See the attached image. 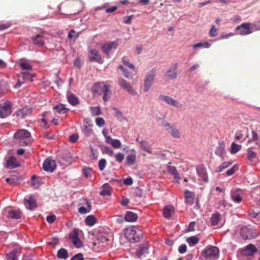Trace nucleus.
Instances as JSON below:
<instances>
[{"label":"nucleus","instance_id":"6e6d98bb","mask_svg":"<svg viewBox=\"0 0 260 260\" xmlns=\"http://www.w3.org/2000/svg\"><path fill=\"white\" fill-rule=\"evenodd\" d=\"M232 162L230 161L223 162L218 167V172H222L224 169L230 166Z\"/></svg>","mask_w":260,"mask_h":260},{"label":"nucleus","instance_id":"1a4fd4ad","mask_svg":"<svg viewBox=\"0 0 260 260\" xmlns=\"http://www.w3.org/2000/svg\"><path fill=\"white\" fill-rule=\"evenodd\" d=\"M158 98L159 100L165 102L170 106H174L177 108H180L182 107V104L181 103L171 96L165 95H160Z\"/></svg>","mask_w":260,"mask_h":260},{"label":"nucleus","instance_id":"a878e982","mask_svg":"<svg viewBox=\"0 0 260 260\" xmlns=\"http://www.w3.org/2000/svg\"><path fill=\"white\" fill-rule=\"evenodd\" d=\"M131 151L134 152V153L128 154L126 157V163L128 166L133 165L135 164L136 160V155L135 153V149H133L131 150Z\"/></svg>","mask_w":260,"mask_h":260},{"label":"nucleus","instance_id":"412c9836","mask_svg":"<svg viewBox=\"0 0 260 260\" xmlns=\"http://www.w3.org/2000/svg\"><path fill=\"white\" fill-rule=\"evenodd\" d=\"M30 70H21L19 77L22 78V80H25L26 81H31L32 80V78L35 76V74L30 73Z\"/></svg>","mask_w":260,"mask_h":260},{"label":"nucleus","instance_id":"603ef678","mask_svg":"<svg viewBox=\"0 0 260 260\" xmlns=\"http://www.w3.org/2000/svg\"><path fill=\"white\" fill-rule=\"evenodd\" d=\"M91 114L94 116H99L101 114V110L99 107H95L91 108Z\"/></svg>","mask_w":260,"mask_h":260},{"label":"nucleus","instance_id":"a211bd4d","mask_svg":"<svg viewBox=\"0 0 260 260\" xmlns=\"http://www.w3.org/2000/svg\"><path fill=\"white\" fill-rule=\"evenodd\" d=\"M31 112V108L29 107L26 106L17 110L16 115L20 118H24L25 116L30 114Z\"/></svg>","mask_w":260,"mask_h":260},{"label":"nucleus","instance_id":"ddd939ff","mask_svg":"<svg viewBox=\"0 0 260 260\" xmlns=\"http://www.w3.org/2000/svg\"><path fill=\"white\" fill-rule=\"evenodd\" d=\"M89 60L91 61H95L102 63L103 61L99 51L95 49H91L89 53Z\"/></svg>","mask_w":260,"mask_h":260},{"label":"nucleus","instance_id":"09e8293b","mask_svg":"<svg viewBox=\"0 0 260 260\" xmlns=\"http://www.w3.org/2000/svg\"><path fill=\"white\" fill-rule=\"evenodd\" d=\"M252 33L256 30H260V20L251 23Z\"/></svg>","mask_w":260,"mask_h":260},{"label":"nucleus","instance_id":"052dcab7","mask_svg":"<svg viewBox=\"0 0 260 260\" xmlns=\"http://www.w3.org/2000/svg\"><path fill=\"white\" fill-rule=\"evenodd\" d=\"M27 82L25 80H22V78L19 77V78L18 79L17 83L14 85V87L15 88H19L23 84H24L25 82Z\"/></svg>","mask_w":260,"mask_h":260},{"label":"nucleus","instance_id":"8fccbe9b","mask_svg":"<svg viewBox=\"0 0 260 260\" xmlns=\"http://www.w3.org/2000/svg\"><path fill=\"white\" fill-rule=\"evenodd\" d=\"M87 125H84L83 126V132L86 136H90L92 133V130Z\"/></svg>","mask_w":260,"mask_h":260},{"label":"nucleus","instance_id":"c9c22d12","mask_svg":"<svg viewBox=\"0 0 260 260\" xmlns=\"http://www.w3.org/2000/svg\"><path fill=\"white\" fill-rule=\"evenodd\" d=\"M186 242L190 246H193L197 244L199 242V238L197 236H191L186 239Z\"/></svg>","mask_w":260,"mask_h":260},{"label":"nucleus","instance_id":"ea45409f","mask_svg":"<svg viewBox=\"0 0 260 260\" xmlns=\"http://www.w3.org/2000/svg\"><path fill=\"white\" fill-rule=\"evenodd\" d=\"M8 216L12 219H19L20 218V212L19 210H12L8 212Z\"/></svg>","mask_w":260,"mask_h":260},{"label":"nucleus","instance_id":"79ce46f5","mask_svg":"<svg viewBox=\"0 0 260 260\" xmlns=\"http://www.w3.org/2000/svg\"><path fill=\"white\" fill-rule=\"evenodd\" d=\"M215 153L220 157H222L224 153V146L223 144H219L215 150Z\"/></svg>","mask_w":260,"mask_h":260},{"label":"nucleus","instance_id":"f3484780","mask_svg":"<svg viewBox=\"0 0 260 260\" xmlns=\"http://www.w3.org/2000/svg\"><path fill=\"white\" fill-rule=\"evenodd\" d=\"M117 47V44L115 42H110L104 44L102 46L103 51L108 55L111 53L114 50L116 49Z\"/></svg>","mask_w":260,"mask_h":260},{"label":"nucleus","instance_id":"13d9d810","mask_svg":"<svg viewBox=\"0 0 260 260\" xmlns=\"http://www.w3.org/2000/svg\"><path fill=\"white\" fill-rule=\"evenodd\" d=\"M79 36V32H76L74 30L72 29L68 34L69 38L76 39Z\"/></svg>","mask_w":260,"mask_h":260},{"label":"nucleus","instance_id":"49530a36","mask_svg":"<svg viewBox=\"0 0 260 260\" xmlns=\"http://www.w3.org/2000/svg\"><path fill=\"white\" fill-rule=\"evenodd\" d=\"M115 160L118 162L121 163L124 160V154L122 152H118L116 154H114V156Z\"/></svg>","mask_w":260,"mask_h":260},{"label":"nucleus","instance_id":"e2e57ef3","mask_svg":"<svg viewBox=\"0 0 260 260\" xmlns=\"http://www.w3.org/2000/svg\"><path fill=\"white\" fill-rule=\"evenodd\" d=\"M217 29L215 27L214 25H213L209 31V34L211 37H215L217 35Z\"/></svg>","mask_w":260,"mask_h":260},{"label":"nucleus","instance_id":"f257e3e1","mask_svg":"<svg viewBox=\"0 0 260 260\" xmlns=\"http://www.w3.org/2000/svg\"><path fill=\"white\" fill-rule=\"evenodd\" d=\"M143 232L137 226H132L125 230L124 236L131 243L140 241L142 237Z\"/></svg>","mask_w":260,"mask_h":260},{"label":"nucleus","instance_id":"f704fd0d","mask_svg":"<svg viewBox=\"0 0 260 260\" xmlns=\"http://www.w3.org/2000/svg\"><path fill=\"white\" fill-rule=\"evenodd\" d=\"M241 148L242 146L241 145H238L235 142H233L231 144L230 151L231 154H236L241 150Z\"/></svg>","mask_w":260,"mask_h":260},{"label":"nucleus","instance_id":"aec40b11","mask_svg":"<svg viewBox=\"0 0 260 260\" xmlns=\"http://www.w3.org/2000/svg\"><path fill=\"white\" fill-rule=\"evenodd\" d=\"M103 100L105 102H106L109 100L111 98L112 94V91L110 89V87L106 84L103 85Z\"/></svg>","mask_w":260,"mask_h":260},{"label":"nucleus","instance_id":"72a5a7b5","mask_svg":"<svg viewBox=\"0 0 260 260\" xmlns=\"http://www.w3.org/2000/svg\"><path fill=\"white\" fill-rule=\"evenodd\" d=\"M256 251V248L253 245H247L243 251V254L247 255H251Z\"/></svg>","mask_w":260,"mask_h":260},{"label":"nucleus","instance_id":"4c0bfd02","mask_svg":"<svg viewBox=\"0 0 260 260\" xmlns=\"http://www.w3.org/2000/svg\"><path fill=\"white\" fill-rule=\"evenodd\" d=\"M102 151L104 154H107L111 157L114 156V152L113 150L109 146H102Z\"/></svg>","mask_w":260,"mask_h":260},{"label":"nucleus","instance_id":"b1692460","mask_svg":"<svg viewBox=\"0 0 260 260\" xmlns=\"http://www.w3.org/2000/svg\"><path fill=\"white\" fill-rule=\"evenodd\" d=\"M19 166V163L13 156L10 157L7 161V167L9 169L15 168Z\"/></svg>","mask_w":260,"mask_h":260},{"label":"nucleus","instance_id":"39448f33","mask_svg":"<svg viewBox=\"0 0 260 260\" xmlns=\"http://www.w3.org/2000/svg\"><path fill=\"white\" fill-rule=\"evenodd\" d=\"M81 234V231L75 229L69 235V238L71 240L73 244L76 248H80L82 246L83 243L79 239V236Z\"/></svg>","mask_w":260,"mask_h":260},{"label":"nucleus","instance_id":"6ab92c4d","mask_svg":"<svg viewBox=\"0 0 260 260\" xmlns=\"http://www.w3.org/2000/svg\"><path fill=\"white\" fill-rule=\"evenodd\" d=\"M148 247L147 244L141 245L136 252L137 256L140 258H143L148 254Z\"/></svg>","mask_w":260,"mask_h":260},{"label":"nucleus","instance_id":"20e7f679","mask_svg":"<svg viewBox=\"0 0 260 260\" xmlns=\"http://www.w3.org/2000/svg\"><path fill=\"white\" fill-rule=\"evenodd\" d=\"M155 76V71L154 69L149 71L146 75L144 80V91L145 92H146L149 90Z\"/></svg>","mask_w":260,"mask_h":260},{"label":"nucleus","instance_id":"473e14b6","mask_svg":"<svg viewBox=\"0 0 260 260\" xmlns=\"http://www.w3.org/2000/svg\"><path fill=\"white\" fill-rule=\"evenodd\" d=\"M19 66L21 67V70H31L32 67L28 62L26 60H21L19 62Z\"/></svg>","mask_w":260,"mask_h":260},{"label":"nucleus","instance_id":"dca6fc26","mask_svg":"<svg viewBox=\"0 0 260 260\" xmlns=\"http://www.w3.org/2000/svg\"><path fill=\"white\" fill-rule=\"evenodd\" d=\"M82 204L84 205V206L79 207L78 212L80 214H82L89 212L91 208V205L88 201L86 199H83L82 201Z\"/></svg>","mask_w":260,"mask_h":260},{"label":"nucleus","instance_id":"e433bc0d","mask_svg":"<svg viewBox=\"0 0 260 260\" xmlns=\"http://www.w3.org/2000/svg\"><path fill=\"white\" fill-rule=\"evenodd\" d=\"M57 255L59 258L66 259L68 257V251L64 248H61L58 250Z\"/></svg>","mask_w":260,"mask_h":260},{"label":"nucleus","instance_id":"864d4df0","mask_svg":"<svg viewBox=\"0 0 260 260\" xmlns=\"http://www.w3.org/2000/svg\"><path fill=\"white\" fill-rule=\"evenodd\" d=\"M111 145L112 146L113 148L115 149H118L121 147V143L119 140L114 139Z\"/></svg>","mask_w":260,"mask_h":260},{"label":"nucleus","instance_id":"bb28decb","mask_svg":"<svg viewBox=\"0 0 260 260\" xmlns=\"http://www.w3.org/2000/svg\"><path fill=\"white\" fill-rule=\"evenodd\" d=\"M174 207L171 205L165 206L162 210L163 215L165 218L170 217L174 213Z\"/></svg>","mask_w":260,"mask_h":260},{"label":"nucleus","instance_id":"2f4dec72","mask_svg":"<svg viewBox=\"0 0 260 260\" xmlns=\"http://www.w3.org/2000/svg\"><path fill=\"white\" fill-rule=\"evenodd\" d=\"M110 186L107 183H105L102 186L100 194L103 196H109L110 194Z\"/></svg>","mask_w":260,"mask_h":260},{"label":"nucleus","instance_id":"cd10ccee","mask_svg":"<svg viewBox=\"0 0 260 260\" xmlns=\"http://www.w3.org/2000/svg\"><path fill=\"white\" fill-rule=\"evenodd\" d=\"M211 222L212 225L221 226V215L218 213L213 214L211 218Z\"/></svg>","mask_w":260,"mask_h":260},{"label":"nucleus","instance_id":"a18cd8bd","mask_svg":"<svg viewBox=\"0 0 260 260\" xmlns=\"http://www.w3.org/2000/svg\"><path fill=\"white\" fill-rule=\"evenodd\" d=\"M68 101L72 105H75L78 103V98L72 94L68 95Z\"/></svg>","mask_w":260,"mask_h":260},{"label":"nucleus","instance_id":"4d7b16f0","mask_svg":"<svg viewBox=\"0 0 260 260\" xmlns=\"http://www.w3.org/2000/svg\"><path fill=\"white\" fill-rule=\"evenodd\" d=\"M95 123L99 127H103L105 125V121L102 117H98L95 119Z\"/></svg>","mask_w":260,"mask_h":260},{"label":"nucleus","instance_id":"3c124183","mask_svg":"<svg viewBox=\"0 0 260 260\" xmlns=\"http://www.w3.org/2000/svg\"><path fill=\"white\" fill-rule=\"evenodd\" d=\"M107 161L104 158H102L99 161L98 166L100 171H103L105 168Z\"/></svg>","mask_w":260,"mask_h":260},{"label":"nucleus","instance_id":"c756f323","mask_svg":"<svg viewBox=\"0 0 260 260\" xmlns=\"http://www.w3.org/2000/svg\"><path fill=\"white\" fill-rule=\"evenodd\" d=\"M138 218L137 214L128 211L126 213L124 216L125 220L128 222H134Z\"/></svg>","mask_w":260,"mask_h":260},{"label":"nucleus","instance_id":"bf43d9fd","mask_svg":"<svg viewBox=\"0 0 260 260\" xmlns=\"http://www.w3.org/2000/svg\"><path fill=\"white\" fill-rule=\"evenodd\" d=\"M249 216L253 218L260 219V213L256 212L254 210H250L249 212Z\"/></svg>","mask_w":260,"mask_h":260},{"label":"nucleus","instance_id":"680f3d73","mask_svg":"<svg viewBox=\"0 0 260 260\" xmlns=\"http://www.w3.org/2000/svg\"><path fill=\"white\" fill-rule=\"evenodd\" d=\"M167 171L171 175H173L178 172L175 167L171 166H168Z\"/></svg>","mask_w":260,"mask_h":260},{"label":"nucleus","instance_id":"5701e85b","mask_svg":"<svg viewBox=\"0 0 260 260\" xmlns=\"http://www.w3.org/2000/svg\"><path fill=\"white\" fill-rule=\"evenodd\" d=\"M185 202L187 204L192 205L195 200V194L188 190L185 191Z\"/></svg>","mask_w":260,"mask_h":260},{"label":"nucleus","instance_id":"423d86ee","mask_svg":"<svg viewBox=\"0 0 260 260\" xmlns=\"http://www.w3.org/2000/svg\"><path fill=\"white\" fill-rule=\"evenodd\" d=\"M219 249L217 247L213 246H208L202 251V255L211 259H215L218 257Z\"/></svg>","mask_w":260,"mask_h":260},{"label":"nucleus","instance_id":"f8f14e48","mask_svg":"<svg viewBox=\"0 0 260 260\" xmlns=\"http://www.w3.org/2000/svg\"><path fill=\"white\" fill-rule=\"evenodd\" d=\"M196 170L200 179L204 182H208V178L206 169L202 166H198L196 168Z\"/></svg>","mask_w":260,"mask_h":260},{"label":"nucleus","instance_id":"2eb2a0df","mask_svg":"<svg viewBox=\"0 0 260 260\" xmlns=\"http://www.w3.org/2000/svg\"><path fill=\"white\" fill-rule=\"evenodd\" d=\"M24 205L25 207L29 210L34 209L36 207V201L32 196H30L28 198L24 199Z\"/></svg>","mask_w":260,"mask_h":260},{"label":"nucleus","instance_id":"69168bd1","mask_svg":"<svg viewBox=\"0 0 260 260\" xmlns=\"http://www.w3.org/2000/svg\"><path fill=\"white\" fill-rule=\"evenodd\" d=\"M134 15H131L130 16H126L124 17L123 21L125 24H131L132 22V19L133 18Z\"/></svg>","mask_w":260,"mask_h":260},{"label":"nucleus","instance_id":"7c9ffc66","mask_svg":"<svg viewBox=\"0 0 260 260\" xmlns=\"http://www.w3.org/2000/svg\"><path fill=\"white\" fill-rule=\"evenodd\" d=\"M178 75V73L176 71L169 69L165 73V78L167 79H174L177 77Z\"/></svg>","mask_w":260,"mask_h":260},{"label":"nucleus","instance_id":"393cba45","mask_svg":"<svg viewBox=\"0 0 260 260\" xmlns=\"http://www.w3.org/2000/svg\"><path fill=\"white\" fill-rule=\"evenodd\" d=\"M20 251L19 249H16L7 253L6 257L7 260H18L17 257L19 255Z\"/></svg>","mask_w":260,"mask_h":260},{"label":"nucleus","instance_id":"6e6552de","mask_svg":"<svg viewBox=\"0 0 260 260\" xmlns=\"http://www.w3.org/2000/svg\"><path fill=\"white\" fill-rule=\"evenodd\" d=\"M251 23H244L236 27V30L239 31L238 34L241 36H246L252 33Z\"/></svg>","mask_w":260,"mask_h":260},{"label":"nucleus","instance_id":"338daca9","mask_svg":"<svg viewBox=\"0 0 260 260\" xmlns=\"http://www.w3.org/2000/svg\"><path fill=\"white\" fill-rule=\"evenodd\" d=\"M187 247L185 244H181L178 247V251L180 253H184L186 252Z\"/></svg>","mask_w":260,"mask_h":260},{"label":"nucleus","instance_id":"9b49d317","mask_svg":"<svg viewBox=\"0 0 260 260\" xmlns=\"http://www.w3.org/2000/svg\"><path fill=\"white\" fill-rule=\"evenodd\" d=\"M56 167L55 161L51 158H46L43 163V168L46 171L52 172L56 168Z\"/></svg>","mask_w":260,"mask_h":260},{"label":"nucleus","instance_id":"c85d7f7f","mask_svg":"<svg viewBox=\"0 0 260 260\" xmlns=\"http://www.w3.org/2000/svg\"><path fill=\"white\" fill-rule=\"evenodd\" d=\"M137 141H138L140 144L141 149L149 153H152L151 150L150 145L149 143L146 140L139 141L138 139H136Z\"/></svg>","mask_w":260,"mask_h":260},{"label":"nucleus","instance_id":"5fc2aeb1","mask_svg":"<svg viewBox=\"0 0 260 260\" xmlns=\"http://www.w3.org/2000/svg\"><path fill=\"white\" fill-rule=\"evenodd\" d=\"M256 153L252 151L251 150L248 149L247 151V158L249 160L252 161L256 157Z\"/></svg>","mask_w":260,"mask_h":260},{"label":"nucleus","instance_id":"4be33fe9","mask_svg":"<svg viewBox=\"0 0 260 260\" xmlns=\"http://www.w3.org/2000/svg\"><path fill=\"white\" fill-rule=\"evenodd\" d=\"M33 43L36 45L40 46H43L44 42L46 40L45 37L41 35L38 34L32 38Z\"/></svg>","mask_w":260,"mask_h":260},{"label":"nucleus","instance_id":"a19ab883","mask_svg":"<svg viewBox=\"0 0 260 260\" xmlns=\"http://www.w3.org/2000/svg\"><path fill=\"white\" fill-rule=\"evenodd\" d=\"M96 218L92 215H89L85 218V223L89 226L93 225L96 222Z\"/></svg>","mask_w":260,"mask_h":260},{"label":"nucleus","instance_id":"37998d69","mask_svg":"<svg viewBox=\"0 0 260 260\" xmlns=\"http://www.w3.org/2000/svg\"><path fill=\"white\" fill-rule=\"evenodd\" d=\"M31 185L34 188H38L40 185L39 179L35 175L31 178Z\"/></svg>","mask_w":260,"mask_h":260},{"label":"nucleus","instance_id":"774afa93","mask_svg":"<svg viewBox=\"0 0 260 260\" xmlns=\"http://www.w3.org/2000/svg\"><path fill=\"white\" fill-rule=\"evenodd\" d=\"M71 260H84L83 255L81 253L77 254L71 258Z\"/></svg>","mask_w":260,"mask_h":260},{"label":"nucleus","instance_id":"0eeeda50","mask_svg":"<svg viewBox=\"0 0 260 260\" xmlns=\"http://www.w3.org/2000/svg\"><path fill=\"white\" fill-rule=\"evenodd\" d=\"M12 104L10 101H6L0 104V117L4 118L12 113Z\"/></svg>","mask_w":260,"mask_h":260},{"label":"nucleus","instance_id":"f03ea898","mask_svg":"<svg viewBox=\"0 0 260 260\" xmlns=\"http://www.w3.org/2000/svg\"><path fill=\"white\" fill-rule=\"evenodd\" d=\"M30 133L24 129H21L18 131L14 135V138L18 140V143L20 146H27L30 143Z\"/></svg>","mask_w":260,"mask_h":260},{"label":"nucleus","instance_id":"c03bdc74","mask_svg":"<svg viewBox=\"0 0 260 260\" xmlns=\"http://www.w3.org/2000/svg\"><path fill=\"white\" fill-rule=\"evenodd\" d=\"M53 109L56 110L59 113H64L66 112L67 109L66 108L64 105L59 104L56 105L53 108Z\"/></svg>","mask_w":260,"mask_h":260},{"label":"nucleus","instance_id":"9d476101","mask_svg":"<svg viewBox=\"0 0 260 260\" xmlns=\"http://www.w3.org/2000/svg\"><path fill=\"white\" fill-rule=\"evenodd\" d=\"M243 195V190L240 188L231 192V199L233 202L236 203H239L242 201Z\"/></svg>","mask_w":260,"mask_h":260},{"label":"nucleus","instance_id":"de8ad7c7","mask_svg":"<svg viewBox=\"0 0 260 260\" xmlns=\"http://www.w3.org/2000/svg\"><path fill=\"white\" fill-rule=\"evenodd\" d=\"M246 131L245 129L238 131L235 133V137H234L235 139L237 141V140H239L242 139L244 136V133L246 132Z\"/></svg>","mask_w":260,"mask_h":260},{"label":"nucleus","instance_id":"4468645a","mask_svg":"<svg viewBox=\"0 0 260 260\" xmlns=\"http://www.w3.org/2000/svg\"><path fill=\"white\" fill-rule=\"evenodd\" d=\"M119 84L123 89L126 90L128 93L133 94L136 95L137 93L135 91L133 88L130 86L129 83L123 79H120L119 80Z\"/></svg>","mask_w":260,"mask_h":260},{"label":"nucleus","instance_id":"0e129e2a","mask_svg":"<svg viewBox=\"0 0 260 260\" xmlns=\"http://www.w3.org/2000/svg\"><path fill=\"white\" fill-rule=\"evenodd\" d=\"M236 167H237V166L234 165V166H233L232 168H231L230 169L228 170L226 172L227 176H230L233 175L234 174V173L236 172Z\"/></svg>","mask_w":260,"mask_h":260},{"label":"nucleus","instance_id":"7ed1b4c3","mask_svg":"<svg viewBox=\"0 0 260 260\" xmlns=\"http://www.w3.org/2000/svg\"><path fill=\"white\" fill-rule=\"evenodd\" d=\"M240 235L244 240L256 238L259 233L252 226H244L240 230Z\"/></svg>","mask_w":260,"mask_h":260},{"label":"nucleus","instance_id":"58836bf2","mask_svg":"<svg viewBox=\"0 0 260 260\" xmlns=\"http://www.w3.org/2000/svg\"><path fill=\"white\" fill-rule=\"evenodd\" d=\"M169 133L174 138H179L181 137L180 131L176 127H171Z\"/></svg>","mask_w":260,"mask_h":260}]
</instances>
